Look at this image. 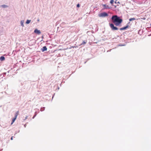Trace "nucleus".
<instances>
[{"label": "nucleus", "mask_w": 151, "mask_h": 151, "mask_svg": "<svg viewBox=\"0 0 151 151\" xmlns=\"http://www.w3.org/2000/svg\"><path fill=\"white\" fill-rule=\"evenodd\" d=\"M27 117H28V116H26L25 117V118L24 119H23V120H24V121L26 119H27Z\"/></svg>", "instance_id": "nucleus-19"}, {"label": "nucleus", "mask_w": 151, "mask_h": 151, "mask_svg": "<svg viewBox=\"0 0 151 151\" xmlns=\"http://www.w3.org/2000/svg\"><path fill=\"white\" fill-rule=\"evenodd\" d=\"M26 126H27V125H26V124L24 125V127H26Z\"/></svg>", "instance_id": "nucleus-21"}, {"label": "nucleus", "mask_w": 151, "mask_h": 151, "mask_svg": "<svg viewBox=\"0 0 151 151\" xmlns=\"http://www.w3.org/2000/svg\"><path fill=\"white\" fill-rule=\"evenodd\" d=\"M77 7H80V5L79 4H78L77 5Z\"/></svg>", "instance_id": "nucleus-20"}, {"label": "nucleus", "mask_w": 151, "mask_h": 151, "mask_svg": "<svg viewBox=\"0 0 151 151\" xmlns=\"http://www.w3.org/2000/svg\"><path fill=\"white\" fill-rule=\"evenodd\" d=\"M5 60V58L4 56H2L0 57V60L1 61H4Z\"/></svg>", "instance_id": "nucleus-6"}, {"label": "nucleus", "mask_w": 151, "mask_h": 151, "mask_svg": "<svg viewBox=\"0 0 151 151\" xmlns=\"http://www.w3.org/2000/svg\"><path fill=\"white\" fill-rule=\"evenodd\" d=\"M114 2V0H111L110 1V3L111 4H113Z\"/></svg>", "instance_id": "nucleus-18"}, {"label": "nucleus", "mask_w": 151, "mask_h": 151, "mask_svg": "<svg viewBox=\"0 0 151 151\" xmlns=\"http://www.w3.org/2000/svg\"><path fill=\"white\" fill-rule=\"evenodd\" d=\"M37 115V112H35V114L34 115V116H33V117H32V119H33L35 117V116H36Z\"/></svg>", "instance_id": "nucleus-17"}, {"label": "nucleus", "mask_w": 151, "mask_h": 151, "mask_svg": "<svg viewBox=\"0 0 151 151\" xmlns=\"http://www.w3.org/2000/svg\"><path fill=\"white\" fill-rule=\"evenodd\" d=\"M1 6L3 8H6L8 7V6L5 4L1 5Z\"/></svg>", "instance_id": "nucleus-10"}, {"label": "nucleus", "mask_w": 151, "mask_h": 151, "mask_svg": "<svg viewBox=\"0 0 151 151\" xmlns=\"http://www.w3.org/2000/svg\"><path fill=\"white\" fill-rule=\"evenodd\" d=\"M102 5L104 7V9H109L110 8L109 6L106 4H103Z\"/></svg>", "instance_id": "nucleus-4"}, {"label": "nucleus", "mask_w": 151, "mask_h": 151, "mask_svg": "<svg viewBox=\"0 0 151 151\" xmlns=\"http://www.w3.org/2000/svg\"><path fill=\"white\" fill-rule=\"evenodd\" d=\"M150 25H151V24H150Z\"/></svg>", "instance_id": "nucleus-24"}, {"label": "nucleus", "mask_w": 151, "mask_h": 151, "mask_svg": "<svg viewBox=\"0 0 151 151\" xmlns=\"http://www.w3.org/2000/svg\"><path fill=\"white\" fill-rule=\"evenodd\" d=\"M24 22V21L23 20H21L20 22L21 25V26H22V27H24V24H23Z\"/></svg>", "instance_id": "nucleus-11"}, {"label": "nucleus", "mask_w": 151, "mask_h": 151, "mask_svg": "<svg viewBox=\"0 0 151 151\" xmlns=\"http://www.w3.org/2000/svg\"><path fill=\"white\" fill-rule=\"evenodd\" d=\"M135 20V19L134 18H131L129 19V21H131L132 20Z\"/></svg>", "instance_id": "nucleus-14"}, {"label": "nucleus", "mask_w": 151, "mask_h": 151, "mask_svg": "<svg viewBox=\"0 0 151 151\" xmlns=\"http://www.w3.org/2000/svg\"><path fill=\"white\" fill-rule=\"evenodd\" d=\"M128 27H129V26L128 25H127L125 27H123L120 28V30H124L126 29H127V28H128Z\"/></svg>", "instance_id": "nucleus-7"}, {"label": "nucleus", "mask_w": 151, "mask_h": 151, "mask_svg": "<svg viewBox=\"0 0 151 151\" xmlns=\"http://www.w3.org/2000/svg\"><path fill=\"white\" fill-rule=\"evenodd\" d=\"M40 30H38V34H40Z\"/></svg>", "instance_id": "nucleus-23"}, {"label": "nucleus", "mask_w": 151, "mask_h": 151, "mask_svg": "<svg viewBox=\"0 0 151 151\" xmlns=\"http://www.w3.org/2000/svg\"><path fill=\"white\" fill-rule=\"evenodd\" d=\"M87 42V41H84L81 44V45H82L85 44Z\"/></svg>", "instance_id": "nucleus-13"}, {"label": "nucleus", "mask_w": 151, "mask_h": 151, "mask_svg": "<svg viewBox=\"0 0 151 151\" xmlns=\"http://www.w3.org/2000/svg\"><path fill=\"white\" fill-rule=\"evenodd\" d=\"M34 32L36 34H38V29H36L34 30Z\"/></svg>", "instance_id": "nucleus-15"}, {"label": "nucleus", "mask_w": 151, "mask_h": 151, "mask_svg": "<svg viewBox=\"0 0 151 151\" xmlns=\"http://www.w3.org/2000/svg\"><path fill=\"white\" fill-rule=\"evenodd\" d=\"M16 119L14 118H13L12 119V121L11 122V125H12L13 124L14 122H15V121L16 120Z\"/></svg>", "instance_id": "nucleus-9"}, {"label": "nucleus", "mask_w": 151, "mask_h": 151, "mask_svg": "<svg viewBox=\"0 0 151 151\" xmlns=\"http://www.w3.org/2000/svg\"><path fill=\"white\" fill-rule=\"evenodd\" d=\"M18 114H19V111H18L16 112L14 117V118L17 119V117L18 115Z\"/></svg>", "instance_id": "nucleus-8"}, {"label": "nucleus", "mask_w": 151, "mask_h": 151, "mask_svg": "<svg viewBox=\"0 0 151 151\" xmlns=\"http://www.w3.org/2000/svg\"><path fill=\"white\" fill-rule=\"evenodd\" d=\"M112 21L116 26H121L123 20L117 15H114L111 18Z\"/></svg>", "instance_id": "nucleus-1"}, {"label": "nucleus", "mask_w": 151, "mask_h": 151, "mask_svg": "<svg viewBox=\"0 0 151 151\" xmlns=\"http://www.w3.org/2000/svg\"><path fill=\"white\" fill-rule=\"evenodd\" d=\"M30 20L27 19L26 22V24H29L31 22Z\"/></svg>", "instance_id": "nucleus-12"}, {"label": "nucleus", "mask_w": 151, "mask_h": 151, "mask_svg": "<svg viewBox=\"0 0 151 151\" xmlns=\"http://www.w3.org/2000/svg\"><path fill=\"white\" fill-rule=\"evenodd\" d=\"M109 25L112 30H117L118 29V28L116 27H115L114 24H109Z\"/></svg>", "instance_id": "nucleus-3"}, {"label": "nucleus", "mask_w": 151, "mask_h": 151, "mask_svg": "<svg viewBox=\"0 0 151 151\" xmlns=\"http://www.w3.org/2000/svg\"><path fill=\"white\" fill-rule=\"evenodd\" d=\"M37 115V112H35V114L34 115V116H33V117H32V119H33L35 117V116H36Z\"/></svg>", "instance_id": "nucleus-16"}, {"label": "nucleus", "mask_w": 151, "mask_h": 151, "mask_svg": "<svg viewBox=\"0 0 151 151\" xmlns=\"http://www.w3.org/2000/svg\"><path fill=\"white\" fill-rule=\"evenodd\" d=\"M47 50V48L46 46H44L41 49V51L42 52H44L45 51H46Z\"/></svg>", "instance_id": "nucleus-5"}, {"label": "nucleus", "mask_w": 151, "mask_h": 151, "mask_svg": "<svg viewBox=\"0 0 151 151\" xmlns=\"http://www.w3.org/2000/svg\"><path fill=\"white\" fill-rule=\"evenodd\" d=\"M108 16V14L105 12H103L99 14V17H105Z\"/></svg>", "instance_id": "nucleus-2"}, {"label": "nucleus", "mask_w": 151, "mask_h": 151, "mask_svg": "<svg viewBox=\"0 0 151 151\" xmlns=\"http://www.w3.org/2000/svg\"><path fill=\"white\" fill-rule=\"evenodd\" d=\"M13 136H12L11 137V139H10L11 140H13Z\"/></svg>", "instance_id": "nucleus-22"}]
</instances>
